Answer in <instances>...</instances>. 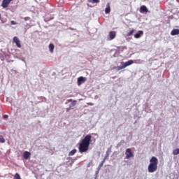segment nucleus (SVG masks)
<instances>
[{"label":"nucleus","instance_id":"0eeeda50","mask_svg":"<svg viewBox=\"0 0 179 179\" xmlns=\"http://www.w3.org/2000/svg\"><path fill=\"white\" fill-rule=\"evenodd\" d=\"M134 64V61L132 59L128 60V62H122L121 65H124V66L127 68V66H129Z\"/></svg>","mask_w":179,"mask_h":179},{"label":"nucleus","instance_id":"aec40b11","mask_svg":"<svg viewBox=\"0 0 179 179\" xmlns=\"http://www.w3.org/2000/svg\"><path fill=\"white\" fill-rule=\"evenodd\" d=\"M173 155L175 156L179 155V149L173 150Z\"/></svg>","mask_w":179,"mask_h":179},{"label":"nucleus","instance_id":"393cba45","mask_svg":"<svg viewBox=\"0 0 179 179\" xmlns=\"http://www.w3.org/2000/svg\"><path fill=\"white\" fill-rule=\"evenodd\" d=\"M11 24H12V25H16L17 23H16L15 21H11Z\"/></svg>","mask_w":179,"mask_h":179},{"label":"nucleus","instance_id":"f257e3e1","mask_svg":"<svg viewBox=\"0 0 179 179\" xmlns=\"http://www.w3.org/2000/svg\"><path fill=\"white\" fill-rule=\"evenodd\" d=\"M90 142H92V136L87 134L85 137H84V138L82 140V141H80L79 144V152L80 153L87 152Z\"/></svg>","mask_w":179,"mask_h":179},{"label":"nucleus","instance_id":"dca6fc26","mask_svg":"<svg viewBox=\"0 0 179 179\" xmlns=\"http://www.w3.org/2000/svg\"><path fill=\"white\" fill-rule=\"evenodd\" d=\"M125 66L124 64H122V66H117V67H115V69H117V71H120L122 69H125Z\"/></svg>","mask_w":179,"mask_h":179},{"label":"nucleus","instance_id":"f03ea898","mask_svg":"<svg viewBox=\"0 0 179 179\" xmlns=\"http://www.w3.org/2000/svg\"><path fill=\"white\" fill-rule=\"evenodd\" d=\"M148 171L149 173H155L158 169V159L156 157H152L150 160Z\"/></svg>","mask_w":179,"mask_h":179},{"label":"nucleus","instance_id":"6ab92c4d","mask_svg":"<svg viewBox=\"0 0 179 179\" xmlns=\"http://www.w3.org/2000/svg\"><path fill=\"white\" fill-rule=\"evenodd\" d=\"M76 153V150L73 149L71 150V152H69V156L72 157L74 156V155Z\"/></svg>","mask_w":179,"mask_h":179},{"label":"nucleus","instance_id":"7ed1b4c3","mask_svg":"<svg viewBox=\"0 0 179 179\" xmlns=\"http://www.w3.org/2000/svg\"><path fill=\"white\" fill-rule=\"evenodd\" d=\"M125 158H127V159H129L131 157H134V154L130 148L127 149L125 151Z\"/></svg>","mask_w":179,"mask_h":179},{"label":"nucleus","instance_id":"f3484780","mask_svg":"<svg viewBox=\"0 0 179 179\" xmlns=\"http://www.w3.org/2000/svg\"><path fill=\"white\" fill-rule=\"evenodd\" d=\"M134 33V29H131L130 31L127 32V37H130Z\"/></svg>","mask_w":179,"mask_h":179},{"label":"nucleus","instance_id":"6e6552de","mask_svg":"<svg viewBox=\"0 0 179 179\" xmlns=\"http://www.w3.org/2000/svg\"><path fill=\"white\" fill-rule=\"evenodd\" d=\"M85 79L83 76H80L79 78L77 80V84L78 86H80L83 83H85Z\"/></svg>","mask_w":179,"mask_h":179},{"label":"nucleus","instance_id":"c85d7f7f","mask_svg":"<svg viewBox=\"0 0 179 179\" xmlns=\"http://www.w3.org/2000/svg\"><path fill=\"white\" fill-rule=\"evenodd\" d=\"M0 20H1V14H0Z\"/></svg>","mask_w":179,"mask_h":179},{"label":"nucleus","instance_id":"b1692460","mask_svg":"<svg viewBox=\"0 0 179 179\" xmlns=\"http://www.w3.org/2000/svg\"><path fill=\"white\" fill-rule=\"evenodd\" d=\"M109 153H110V150H108L107 152H106V159L108 158V157H109Z\"/></svg>","mask_w":179,"mask_h":179},{"label":"nucleus","instance_id":"39448f33","mask_svg":"<svg viewBox=\"0 0 179 179\" xmlns=\"http://www.w3.org/2000/svg\"><path fill=\"white\" fill-rule=\"evenodd\" d=\"M13 42L15 43V45H17V48H21L20 40L19 39L18 37L15 36L13 38Z\"/></svg>","mask_w":179,"mask_h":179},{"label":"nucleus","instance_id":"1a4fd4ad","mask_svg":"<svg viewBox=\"0 0 179 179\" xmlns=\"http://www.w3.org/2000/svg\"><path fill=\"white\" fill-rule=\"evenodd\" d=\"M140 12L141 13H146L148 12V8L146 7V6H141V8H140Z\"/></svg>","mask_w":179,"mask_h":179},{"label":"nucleus","instance_id":"cd10ccee","mask_svg":"<svg viewBox=\"0 0 179 179\" xmlns=\"http://www.w3.org/2000/svg\"><path fill=\"white\" fill-rule=\"evenodd\" d=\"M67 102H72V99L67 100Z\"/></svg>","mask_w":179,"mask_h":179},{"label":"nucleus","instance_id":"9b49d317","mask_svg":"<svg viewBox=\"0 0 179 179\" xmlns=\"http://www.w3.org/2000/svg\"><path fill=\"white\" fill-rule=\"evenodd\" d=\"M110 12V3H108L106 5V8H105V14H109Z\"/></svg>","mask_w":179,"mask_h":179},{"label":"nucleus","instance_id":"4be33fe9","mask_svg":"<svg viewBox=\"0 0 179 179\" xmlns=\"http://www.w3.org/2000/svg\"><path fill=\"white\" fill-rule=\"evenodd\" d=\"M14 179H21L19 173H15L14 176Z\"/></svg>","mask_w":179,"mask_h":179},{"label":"nucleus","instance_id":"bb28decb","mask_svg":"<svg viewBox=\"0 0 179 179\" xmlns=\"http://www.w3.org/2000/svg\"><path fill=\"white\" fill-rule=\"evenodd\" d=\"M103 162H105V161H103L102 163H101L100 166H103Z\"/></svg>","mask_w":179,"mask_h":179},{"label":"nucleus","instance_id":"a878e982","mask_svg":"<svg viewBox=\"0 0 179 179\" xmlns=\"http://www.w3.org/2000/svg\"><path fill=\"white\" fill-rule=\"evenodd\" d=\"M8 116L7 115H3V118H4V119H6V118H8Z\"/></svg>","mask_w":179,"mask_h":179},{"label":"nucleus","instance_id":"423d86ee","mask_svg":"<svg viewBox=\"0 0 179 179\" xmlns=\"http://www.w3.org/2000/svg\"><path fill=\"white\" fill-rule=\"evenodd\" d=\"M117 33L116 31H111L109 32V41H112L116 38Z\"/></svg>","mask_w":179,"mask_h":179},{"label":"nucleus","instance_id":"412c9836","mask_svg":"<svg viewBox=\"0 0 179 179\" xmlns=\"http://www.w3.org/2000/svg\"><path fill=\"white\" fill-rule=\"evenodd\" d=\"M0 143H6V139L3 138V136H0Z\"/></svg>","mask_w":179,"mask_h":179},{"label":"nucleus","instance_id":"a211bd4d","mask_svg":"<svg viewBox=\"0 0 179 179\" xmlns=\"http://www.w3.org/2000/svg\"><path fill=\"white\" fill-rule=\"evenodd\" d=\"M87 2L91 3H99L100 0H87Z\"/></svg>","mask_w":179,"mask_h":179},{"label":"nucleus","instance_id":"5701e85b","mask_svg":"<svg viewBox=\"0 0 179 179\" xmlns=\"http://www.w3.org/2000/svg\"><path fill=\"white\" fill-rule=\"evenodd\" d=\"M24 20L25 21H29V20H31V18H30V17H25L24 18Z\"/></svg>","mask_w":179,"mask_h":179},{"label":"nucleus","instance_id":"9d476101","mask_svg":"<svg viewBox=\"0 0 179 179\" xmlns=\"http://www.w3.org/2000/svg\"><path fill=\"white\" fill-rule=\"evenodd\" d=\"M143 35V31H138V34H136L134 35V38L136 39H139Z\"/></svg>","mask_w":179,"mask_h":179},{"label":"nucleus","instance_id":"2eb2a0df","mask_svg":"<svg viewBox=\"0 0 179 179\" xmlns=\"http://www.w3.org/2000/svg\"><path fill=\"white\" fill-rule=\"evenodd\" d=\"M54 49H55L54 44L53 43H50L49 44V50H50V52H54Z\"/></svg>","mask_w":179,"mask_h":179},{"label":"nucleus","instance_id":"ddd939ff","mask_svg":"<svg viewBox=\"0 0 179 179\" xmlns=\"http://www.w3.org/2000/svg\"><path fill=\"white\" fill-rule=\"evenodd\" d=\"M30 156H31V153H30V152H27V151H26V152H24L23 157H24V159H29Z\"/></svg>","mask_w":179,"mask_h":179},{"label":"nucleus","instance_id":"20e7f679","mask_svg":"<svg viewBox=\"0 0 179 179\" xmlns=\"http://www.w3.org/2000/svg\"><path fill=\"white\" fill-rule=\"evenodd\" d=\"M12 1L13 0H3V2H1V7L7 8Z\"/></svg>","mask_w":179,"mask_h":179},{"label":"nucleus","instance_id":"4468645a","mask_svg":"<svg viewBox=\"0 0 179 179\" xmlns=\"http://www.w3.org/2000/svg\"><path fill=\"white\" fill-rule=\"evenodd\" d=\"M170 34L173 36L178 35L179 29H173L172 31L170 33Z\"/></svg>","mask_w":179,"mask_h":179},{"label":"nucleus","instance_id":"f8f14e48","mask_svg":"<svg viewBox=\"0 0 179 179\" xmlns=\"http://www.w3.org/2000/svg\"><path fill=\"white\" fill-rule=\"evenodd\" d=\"M76 105V101H73L72 102L71 105L69 106V108H67L66 109V113L69 112V110H71V108H72V107H74Z\"/></svg>","mask_w":179,"mask_h":179}]
</instances>
